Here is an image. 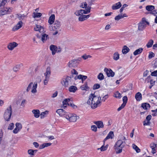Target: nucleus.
<instances>
[{"instance_id": "nucleus-1", "label": "nucleus", "mask_w": 157, "mask_h": 157, "mask_svg": "<svg viewBox=\"0 0 157 157\" xmlns=\"http://www.w3.org/2000/svg\"><path fill=\"white\" fill-rule=\"evenodd\" d=\"M101 98L100 96H96L94 94H91L89 96L87 104L90 105L91 108L94 109L101 105Z\"/></svg>"}, {"instance_id": "nucleus-2", "label": "nucleus", "mask_w": 157, "mask_h": 157, "mask_svg": "<svg viewBox=\"0 0 157 157\" xmlns=\"http://www.w3.org/2000/svg\"><path fill=\"white\" fill-rule=\"evenodd\" d=\"M125 142L121 140H118L115 143L114 148L117 154L121 153L122 149L125 145Z\"/></svg>"}, {"instance_id": "nucleus-3", "label": "nucleus", "mask_w": 157, "mask_h": 157, "mask_svg": "<svg viewBox=\"0 0 157 157\" xmlns=\"http://www.w3.org/2000/svg\"><path fill=\"white\" fill-rule=\"evenodd\" d=\"M12 113L11 106L10 105L5 110L4 114V118L6 121H8L10 120Z\"/></svg>"}, {"instance_id": "nucleus-4", "label": "nucleus", "mask_w": 157, "mask_h": 157, "mask_svg": "<svg viewBox=\"0 0 157 157\" xmlns=\"http://www.w3.org/2000/svg\"><path fill=\"white\" fill-rule=\"evenodd\" d=\"M65 118L70 122H75L77 119L79 118V117L75 114L67 113L65 116Z\"/></svg>"}, {"instance_id": "nucleus-5", "label": "nucleus", "mask_w": 157, "mask_h": 157, "mask_svg": "<svg viewBox=\"0 0 157 157\" xmlns=\"http://www.w3.org/2000/svg\"><path fill=\"white\" fill-rule=\"evenodd\" d=\"M71 78L69 76L64 77L61 81V83L62 85L65 87L68 86L71 82Z\"/></svg>"}, {"instance_id": "nucleus-6", "label": "nucleus", "mask_w": 157, "mask_h": 157, "mask_svg": "<svg viewBox=\"0 0 157 157\" xmlns=\"http://www.w3.org/2000/svg\"><path fill=\"white\" fill-rule=\"evenodd\" d=\"M12 8L10 7H5L0 10V17L7 14H10L12 12Z\"/></svg>"}, {"instance_id": "nucleus-7", "label": "nucleus", "mask_w": 157, "mask_h": 157, "mask_svg": "<svg viewBox=\"0 0 157 157\" xmlns=\"http://www.w3.org/2000/svg\"><path fill=\"white\" fill-rule=\"evenodd\" d=\"M90 7L88 6L87 7V9L86 10H78L75 13V14L77 16H80L82 15L83 14H86L90 12Z\"/></svg>"}, {"instance_id": "nucleus-8", "label": "nucleus", "mask_w": 157, "mask_h": 157, "mask_svg": "<svg viewBox=\"0 0 157 157\" xmlns=\"http://www.w3.org/2000/svg\"><path fill=\"white\" fill-rule=\"evenodd\" d=\"M61 25V24L60 21L58 20L55 21L52 27V29L53 30H61L60 28Z\"/></svg>"}, {"instance_id": "nucleus-9", "label": "nucleus", "mask_w": 157, "mask_h": 157, "mask_svg": "<svg viewBox=\"0 0 157 157\" xmlns=\"http://www.w3.org/2000/svg\"><path fill=\"white\" fill-rule=\"evenodd\" d=\"M16 128L13 130V132L14 134L17 133L22 128V126L21 123H17L15 124Z\"/></svg>"}, {"instance_id": "nucleus-10", "label": "nucleus", "mask_w": 157, "mask_h": 157, "mask_svg": "<svg viewBox=\"0 0 157 157\" xmlns=\"http://www.w3.org/2000/svg\"><path fill=\"white\" fill-rule=\"evenodd\" d=\"M78 63V59H74L69 62L68 63V65L69 67H75L77 65Z\"/></svg>"}, {"instance_id": "nucleus-11", "label": "nucleus", "mask_w": 157, "mask_h": 157, "mask_svg": "<svg viewBox=\"0 0 157 157\" xmlns=\"http://www.w3.org/2000/svg\"><path fill=\"white\" fill-rule=\"evenodd\" d=\"M104 71L106 72L107 76L108 77H113L114 75V72L111 69H108L106 68H105L104 69Z\"/></svg>"}, {"instance_id": "nucleus-12", "label": "nucleus", "mask_w": 157, "mask_h": 157, "mask_svg": "<svg viewBox=\"0 0 157 157\" xmlns=\"http://www.w3.org/2000/svg\"><path fill=\"white\" fill-rule=\"evenodd\" d=\"M56 112L61 117H65V116L67 114L65 111L62 109H59L56 111Z\"/></svg>"}, {"instance_id": "nucleus-13", "label": "nucleus", "mask_w": 157, "mask_h": 157, "mask_svg": "<svg viewBox=\"0 0 157 157\" xmlns=\"http://www.w3.org/2000/svg\"><path fill=\"white\" fill-rule=\"evenodd\" d=\"M17 45V44L16 43L13 42L9 43L7 46V48L9 50H12Z\"/></svg>"}, {"instance_id": "nucleus-14", "label": "nucleus", "mask_w": 157, "mask_h": 157, "mask_svg": "<svg viewBox=\"0 0 157 157\" xmlns=\"http://www.w3.org/2000/svg\"><path fill=\"white\" fill-rule=\"evenodd\" d=\"M34 30L35 31L39 32L40 33H43L44 31V28L39 25H37L34 27Z\"/></svg>"}, {"instance_id": "nucleus-15", "label": "nucleus", "mask_w": 157, "mask_h": 157, "mask_svg": "<svg viewBox=\"0 0 157 157\" xmlns=\"http://www.w3.org/2000/svg\"><path fill=\"white\" fill-rule=\"evenodd\" d=\"M22 21H19L16 25L13 28L12 30L14 31L17 30L22 27Z\"/></svg>"}, {"instance_id": "nucleus-16", "label": "nucleus", "mask_w": 157, "mask_h": 157, "mask_svg": "<svg viewBox=\"0 0 157 157\" xmlns=\"http://www.w3.org/2000/svg\"><path fill=\"white\" fill-rule=\"evenodd\" d=\"M114 134L113 131H111L108 134L104 140V142H105L107 140L109 139H113L114 137Z\"/></svg>"}, {"instance_id": "nucleus-17", "label": "nucleus", "mask_w": 157, "mask_h": 157, "mask_svg": "<svg viewBox=\"0 0 157 157\" xmlns=\"http://www.w3.org/2000/svg\"><path fill=\"white\" fill-rule=\"evenodd\" d=\"M50 49L52 51V55H54L57 52V48L54 45H51L50 46Z\"/></svg>"}, {"instance_id": "nucleus-18", "label": "nucleus", "mask_w": 157, "mask_h": 157, "mask_svg": "<svg viewBox=\"0 0 157 157\" xmlns=\"http://www.w3.org/2000/svg\"><path fill=\"white\" fill-rule=\"evenodd\" d=\"M87 77L86 76L83 75H79L77 76H76L75 77V79L77 80V79H81L82 81V82L83 83V81L85 80Z\"/></svg>"}, {"instance_id": "nucleus-19", "label": "nucleus", "mask_w": 157, "mask_h": 157, "mask_svg": "<svg viewBox=\"0 0 157 157\" xmlns=\"http://www.w3.org/2000/svg\"><path fill=\"white\" fill-rule=\"evenodd\" d=\"M155 79L152 78L151 76H148L146 80L148 82H149L150 80V83L151 85V86H153L155 84Z\"/></svg>"}, {"instance_id": "nucleus-20", "label": "nucleus", "mask_w": 157, "mask_h": 157, "mask_svg": "<svg viewBox=\"0 0 157 157\" xmlns=\"http://www.w3.org/2000/svg\"><path fill=\"white\" fill-rule=\"evenodd\" d=\"M121 6V4L120 2L116 3L113 5L112 8L113 10L118 9L120 8Z\"/></svg>"}, {"instance_id": "nucleus-21", "label": "nucleus", "mask_w": 157, "mask_h": 157, "mask_svg": "<svg viewBox=\"0 0 157 157\" xmlns=\"http://www.w3.org/2000/svg\"><path fill=\"white\" fill-rule=\"evenodd\" d=\"M135 98L137 101H140L142 99V95L140 92L136 93L135 95Z\"/></svg>"}, {"instance_id": "nucleus-22", "label": "nucleus", "mask_w": 157, "mask_h": 157, "mask_svg": "<svg viewBox=\"0 0 157 157\" xmlns=\"http://www.w3.org/2000/svg\"><path fill=\"white\" fill-rule=\"evenodd\" d=\"M37 87V83L36 82H34L32 88L31 92L35 94L37 92L36 88Z\"/></svg>"}, {"instance_id": "nucleus-23", "label": "nucleus", "mask_w": 157, "mask_h": 157, "mask_svg": "<svg viewBox=\"0 0 157 157\" xmlns=\"http://www.w3.org/2000/svg\"><path fill=\"white\" fill-rule=\"evenodd\" d=\"M55 19V15L54 14H52L49 17L48 22L50 25H52L54 22Z\"/></svg>"}, {"instance_id": "nucleus-24", "label": "nucleus", "mask_w": 157, "mask_h": 157, "mask_svg": "<svg viewBox=\"0 0 157 157\" xmlns=\"http://www.w3.org/2000/svg\"><path fill=\"white\" fill-rule=\"evenodd\" d=\"M32 112L34 115V116L36 118H38L40 115V111L38 109H33L32 111Z\"/></svg>"}, {"instance_id": "nucleus-25", "label": "nucleus", "mask_w": 157, "mask_h": 157, "mask_svg": "<svg viewBox=\"0 0 157 157\" xmlns=\"http://www.w3.org/2000/svg\"><path fill=\"white\" fill-rule=\"evenodd\" d=\"M80 88L82 90H88L89 89V88L87 86V82H85L84 84L80 86Z\"/></svg>"}, {"instance_id": "nucleus-26", "label": "nucleus", "mask_w": 157, "mask_h": 157, "mask_svg": "<svg viewBox=\"0 0 157 157\" xmlns=\"http://www.w3.org/2000/svg\"><path fill=\"white\" fill-rule=\"evenodd\" d=\"M146 24L143 22H141L138 24V29L142 30L146 27Z\"/></svg>"}, {"instance_id": "nucleus-27", "label": "nucleus", "mask_w": 157, "mask_h": 157, "mask_svg": "<svg viewBox=\"0 0 157 157\" xmlns=\"http://www.w3.org/2000/svg\"><path fill=\"white\" fill-rule=\"evenodd\" d=\"M52 144L51 143H46L40 145L39 148L40 149H43L45 147L50 146Z\"/></svg>"}, {"instance_id": "nucleus-28", "label": "nucleus", "mask_w": 157, "mask_h": 157, "mask_svg": "<svg viewBox=\"0 0 157 157\" xmlns=\"http://www.w3.org/2000/svg\"><path fill=\"white\" fill-rule=\"evenodd\" d=\"M94 123L97 125L98 128H102L103 127V123L101 121H95L94 122Z\"/></svg>"}, {"instance_id": "nucleus-29", "label": "nucleus", "mask_w": 157, "mask_h": 157, "mask_svg": "<svg viewBox=\"0 0 157 157\" xmlns=\"http://www.w3.org/2000/svg\"><path fill=\"white\" fill-rule=\"evenodd\" d=\"M129 48L126 46L124 45L123 48L122 52L123 54H125L128 52L129 51Z\"/></svg>"}, {"instance_id": "nucleus-30", "label": "nucleus", "mask_w": 157, "mask_h": 157, "mask_svg": "<svg viewBox=\"0 0 157 157\" xmlns=\"http://www.w3.org/2000/svg\"><path fill=\"white\" fill-rule=\"evenodd\" d=\"M141 106L144 109H148L151 107L150 105L147 103H142Z\"/></svg>"}, {"instance_id": "nucleus-31", "label": "nucleus", "mask_w": 157, "mask_h": 157, "mask_svg": "<svg viewBox=\"0 0 157 157\" xmlns=\"http://www.w3.org/2000/svg\"><path fill=\"white\" fill-rule=\"evenodd\" d=\"M143 48H140L139 49L135 50L133 52V55L134 56H136L140 54L143 51Z\"/></svg>"}, {"instance_id": "nucleus-32", "label": "nucleus", "mask_w": 157, "mask_h": 157, "mask_svg": "<svg viewBox=\"0 0 157 157\" xmlns=\"http://www.w3.org/2000/svg\"><path fill=\"white\" fill-rule=\"evenodd\" d=\"M120 55L117 52H116L114 53L113 56V58L115 60H117L119 59Z\"/></svg>"}, {"instance_id": "nucleus-33", "label": "nucleus", "mask_w": 157, "mask_h": 157, "mask_svg": "<svg viewBox=\"0 0 157 157\" xmlns=\"http://www.w3.org/2000/svg\"><path fill=\"white\" fill-rule=\"evenodd\" d=\"M51 74V71L50 68H47L46 72L44 73V75L47 78H49Z\"/></svg>"}, {"instance_id": "nucleus-34", "label": "nucleus", "mask_w": 157, "mask_h": 157, "mask_svg": "<svg viewBox=\"0 0 157 157\" xmlns=\"http://www.w3.org/2000/svg\"><path fill=\"white\" fill-rule=\"evenodd\" d=\"M155 9V6L152 5H148L146 7V10L149 11L151 12Z\"/></svg>"}, {"instance_id": "nucleus-35", "label": "nucleus", "mask_w": 157, "mask_h": 157, "mask_svg": "<svg viewBox=\"0 0 157 157\" xmlns=\"http://www.w3.org/2000/svg\"><path fill=\"white\" fill-rule=\"evenodd\" d=\"M77 90V88L75 86H72L69 88V90L70 92H75Z\"/></svg>"}, {"instance_id": "nucleus-36", "label": "nucleus", "mask_w": 157, "mask_h": 157, "mask_svg": "<svg viewBox=\"0 0 157 157\" xmlns=\"http://www.w3.org/2000/svg\"><path fill=\"white\" fill-rule=\"evenodd\" d=\"M48 35L46 34H43L41 36V40L44 42L48 38Z\"/></svg>"}, {"instance_id": "nucleus-37", "label": "nucleus", "mask_w": 157, "mask_h": 157, "mask_svg": "<svg viewBox=\"0 0 157 157\" xmlns=\"http://www.w3.org/2000/svg\"><path fill=\"white\" fill-rule=\"evenodd\" d=\"M17 17L21 21H21L23 20L25 17V15L24 14L21 15L20 14H17Z\"/></svg>"}, {"instance_id": "nucleus-38", "label": "nucleus", "mask_w": 157, "mask_h": 157, "mask_svg": "<svg viewBox=\"0 0 157 157\" xmlns=\"http://www.w3.org/2000/svg\"><path fill=\"white\" fill-rule=\"evenodd\" d=\"M154 43V41L152 40H150L146 45V46L148 48L151 47L152 45Z\"/></svg>"}, {"instance_id": "nucleus-39", "label": "nucleus", "mask_w": 157, "mask_h": 157, "mask_svg": "<svg viewBox=\"0 0 157 157\" xmlns=\"http://www.w3.org/2000/svg\"><path fill=\"white\" fill-rule=\"evenodd\" d=\"M132 147L133 149L135 150L137 152L139 153L140 152V149L135 144H133Z\"/></svg>"}, {"instance_id": "nucleus-40", "label": "nucleus", "mask_w": 157, "mask_h": 157, "mask_svg": "<svg viewBox=\"0 0 157 157\" xmlns=\"http://www.w3.org/2000/svg\"><path fill=\"white\" fill-rule=\"evenodd\" d=\"M42 16V14L40 13H33V17L34 18L40 17Z\"/></svg>"}, {"instance_id": "nucleus-41", "label": "nucleus", "mask_w": 157, "mask_h": 157, "mask_svg": "<svg viewBox=\"0 0 157 157\" xmlns=\"http://www.w3.org/2000/svg\"><path fill=\"white\" fill-rule=\"evenodd\" d=\"M97 78L100 80H102L104 79V77L103 74L100 73L98 75Z\"/></svg>"}, {"instance_id": "nucleus-42", "label": "nucleus", "mask_w": 157, "mask_h": 157, "mask_svg": "<svg viewBox=\"0 0 157 157\" xmlns=\"http://www.w3.org/2000/svg\"><path fill=\"white\" fill-rule=\"evenodd\" d=\"M114 95H115V97L116 98L120 99L121 97V94L118 91H117L114 94Z\"/></svg>"}, {"instance_id": "nucleus-43", "label": "nucleus", "mask_w": 157, "mask_h": 157, "mask_svg": "<svg viewBox=\"0 0 157 157\" xmlns=\"http://www.w3.org/2000/svg\"><path fill=\"white\" fill-rule=\"evenodd\" d=\"M123 103L122 104H124L125 105L127 102L128 98L126 96H124L122 98Z\"/></svg>"}, {"instance_id": "nucleus-44", "label": "nucleus", "mask_w": 157, "mask_h": 157, "mask_svg": "<svg viewBox=\"0 0 157 157\" xmlns=\"http://www.w3.org/2000/svg\"><path fill=\"white\" fill-rule=\"evenodd\" d=\"M20 65H17L13 68V70L14 71L16 72L20 69Z\"/></svg>"}, {"instance_id": "nucleus-45", "label": "nucleus", "mask_w": 157, "mask_h": 157, "mask_svg": "<svg viewBox=\"0 0 157 157\" xmlns=\"http://www.w3.org/2000/svg\"><path fill=\"white\" fill-rule=\"evenodd\" d=\"M67 100H68L65 99L63 101V108L64 109H65V108L66 107L67 105H69L67 102Z\"/></svg>"}, {"instance_id": "nucleus-46", "label": "nucleus", "mask_w": 157, "mask_h": 157, "mask_svg": "<svg viewBox=\"0 0 157 157\" xmlns=\"http://www.w3.org/2000/svg\"><path fill=\"white\" fill-rule=\"evenodd\" d=\"M85 17L84 15H82L80 16V17L78 18V20L79 21H82L85 20Z\"/></svg>"}, {"instance_id": "nucleus-47", "label": "nucleus", "mask_w": 157, "mask_h": 157, "mask_svg": "<svg viewBox=\"0 0 157 157\" xmlns=\"http://www.w3.org/2000/svg\"><path fill=\"white\" fill-rule=\"evenodd\" d=\"M14 127V124L13 123H11L9 124L8 126V130H12Z\"/></svg>"}, {"instance_id": "nucleus-48", "label": "nucleus", "mask_w": 157, "mask_h": 157, "mask_svg": "<svg viewBox=\"0 0 157 157\" xmlns=\"http://www.w3.org/2000/svg\"><path fill=\"white\" fill-rule=\"evenodd\" d=\"M33 85V82H31L28 85V86L26 89V91L27 92H29L31 90V87H32V86Z\"/></svg>"}, {"instance_id": "nucleus-49", "label": "nucleus", "mask_w": 157, "mask_h": 157, "mask_svg": "<svg viewBox=\"0 0 157 157\" xmlns=\"http://www.w3.org/2000/svg\"><path fill=\"white\" fill-rule=\"evenodd\" d=\"M91 128L92 131L96 132L97 130V128L95 125H92L91 127Z\"/></svg>"}, {"instance_id": "nucleus-50", "label": "nucleus", "mask_w": 157, "mask_h": 157, "mask_svg": "<svg viewBox=\"0 0 157 157\" xmlns=\"http://www.w3.org/2000/svg\"><path fill=\"white\" fill-rule=\"evenodd\" d=\"M100 87V85L99 84H95L93 87V90H96L99 88Z\"/></svg>"}, {"instance_id": "nucleus-51", "label": "nucleus", "mask_w": 157, "mask_h": 157, "mask_svg": "<svg viewBox=\"0 0 157 157\" xmlns=\"http://www.w3.org/2000/svg\"><path fill=\"white\" fill-rule=\"evenodd\" d=\"M122 18H123V17L122 16V14H119L115 17V19L116 20H119Z\"/></svg>"}, {"instance_id": "nucleus-52", "label": "nucleus", "mask_w": 157, "mask_h": 157, "mask_svg": "<svg viewBox=\"0 0 157 157\" xmlns=\"http://www.w3.org/2000/svg\"><path fill=\"white\" fill-rule=\"evenodd\" d=\"M148 14L149 13L150 14H153L155 16L157 14V10H152L151 12H150L147 13Z\"/></svg>"}, {"instance_id": "nucleus-53", "label": "nucleus", "mask_w": 157, "mask_h": 157, "mask_svg": "<svg viewBox=\"0 0 157 157\" xmlns=\"http://www.w3.org/2000/svg\"><path fill=\"white\" fill-rule=\"evenodd\" d=\"M7 0H2L0 3V7L4 6L6 3H7Z\"/></svg>"}, {"instance_id": "nucleus-54", "label": "nucleus", "mask_w": 157, "mask_h": 157, "mask_svg": "<svg viewBox=\"0 0 157 157\" xmlns=\"http://www.w3.org/2000/svg\"><path fill=\"white\" fill-rule=\"evenodd\" d=\"M150 147L151 149H155L157 147V144L154 143L151 144H150Z\"/></svg>"}, {"instance_id": "nucleus-55", "label": "nucleus", "mask_w": 157, "mask_h": 157, "mask_svg": "<svg viewBox=\"0 0 157 157\" xmlns=\"http://www.w3.org/2000/svg\"><path fill=\"white\" fill-rule=\"evenodd\" d=\"M81 6V7L82 8H86V10H86L87 9V4L86 2L82 3Z\"/></svg>"}, {"instance_id": "nucleus-56", "label": "nucleus", "mask_w": 157, "mask_h": 157, "mask_svg": "<svg viewBox=\"0 0 157 157\" xmlns=\"http://www.w3.org/2000/svg\"><path fill=\"white\" fill-rule=\"evenodd\" d=\"M28 153L30 155H34V154L33 152V149H29L28 151Z\"/></svg>"}, {"instance_id": "nucleus-57", "label": "nucleus", "mask_w": 157, "mask_h": 157, "mask_svg": "<svg viewBox=\"0 0 157 157\" xmlns=\"http://www.w3.org/2000/svg\"><path fill=\"white\" fill-rule=\"evenodd\" d=\"M107 149V147L106 146L104 147L103 146H102L100 148H98V149H100L101 151H104L106 150Z\"/></svg>"}, {"instance_id": "nucleus-58", "label": "nucleus", "mask_w": 157, "mask_h": 157, "mask_svg": "<svg viewBox=\"0 0 157 157\" xmlns=\"http://www.w3.org/2000/svg\"><path fill=\"white\" fill-rule=\"evenodd\" d=\"M155 56V54L152 52H150L149 54V58L151 59L152 58L154 57Z\"/></svg>"}, {"instance_id": "nucleus-59", "label": "nucleus", "mask_w": 157, "mask_h": 157, "mask_svg": "<svg viewBox=\"0 0 157 157\" xmlns=\"http://www.w3.org/2000/svg\"><path fill=\"white\" fill-rule=\"evenodd\" d=\"M151 76H154L157 77V70L155 71L152 72L151 74Z\"/></svg>"}, {"instance_id": "nucleus-60", "label": "nucleus", "mask_w": 157, "mask_h": 157, "mask_svg": "<svg viewBox=\"0 0 157 157\" xmlns=\"http://www.w3.org/2000/svg\"><path fill=\"white\" fill-rule=\"evenodd\" d=\"M125 105H124V104H122L121 106L119 107L117 109V111H119L121 110L123 108Z\"/></svg>"}, {"instance_id": "nucleus-61", "label": "nucleus", "mask_w": 157, "mask_h": 157, "mask_svg": "<svg viewBox=\"0 0 157 157\" xmlns=\"http://www.w3.org/2000/svg\"><path fill=\"white\" fill-rule=\"evenodd\" d=\"M109 96L108 95H105L102 98V101H105V100L108 98Z\"/></svg>"}, {"instance_id": "nucleus-62", "label": "nucleus", "mask_w": 157, "mask_h": 157, "mask_svg": "<svg viewBox=\"0 0 157 157\" xmlns=\"http://www.w3.org/2000/svg\"><path fill=\"white\" fill-rule=\"evenodd\" d=\"M33 144L36 148H37L39 146V144L36 142H33Z\"/></svg>"}, {"instance_id": "nucleus-63", "label": "nucleus", "mask_w": 157, "mask_h": 157, "mask_svg": "<svg viewBox=\"0 0 157 157\" xmlns=\"http://www.w3.org/2000/svg\"><path fill=\"white\" fill-rule=\"evenodd\" d=\"M151 115H149L147 116L146 117V119L147 121H150L151 119Z\"/></svg>"}, {"instance_id": "nucleus-64", "label": "nucleus", "mask_w": 157, "mask_h": 157, "mask_svg": "<svg viewBox=\"0 0 157 157\" xmlns=\"http://www.w3.org/2000/svg\"><path fill=\"white\" fill-rule=\"evenodd\" d=\"M149 72V71L148 70H146V71H144L143 73V76L146 77L148 75Z\"/></svg>"}]
</instances>
